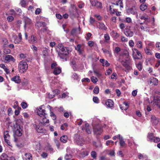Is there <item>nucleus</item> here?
<instances>
[{
    "label": "nucleus",
    "mask_w": 160,
    "mask_h": 160,
    "mask_svg": "<svg viewBox=\"0 0 160 160\" xmlns=\"http://www.w3.org/2000/svg\"><path fill=\"white\" fill-rule=\"evenodd\" d=\"M144 51L147 55H150L152 54V51L151 49L148 48L146 47L144 49Z\"/></svg>",
    "instance_id": "obj_33"
},
{
    "label": "nucleus",
    "mask_w": 160,
    "mask_h": 160,
    "mask_svg": "<svg viewBox=\"0 0 160 160\" xmlns=\"http://www.w3.org/2000/svg\"><path fill=\"white\" fill-rule=\"evenodd\" d=\"M74 141L75 143L80 146L84 144V141L82 137L78 134H75L74 137Z\"/></svg>",
    "instance_id": "obj_6"
},
{
    "label": "nucleus",
    "mask_w": 160,
    "mask_h": 160,
    "mask_svg": "<svg viewBox=\"0 0 160 160\" xmlns=\"http://www.w3.org/2000/svg\"><path fill=\"white\" fill-rule=\"evenodd\" d=\"M68 137L66 135H63L61 137L60 140L61 142L64 143H66L67 141Z\"/></svg>",
    "instance_id": "obj_36"
},
{
    "label": "nucleus",
    "mask_w": 160,
    "mask_h": 160,
    "mask_svg": "<svg viewBox=\"0 0 160 160\" xmlns=\"http://www.w3.org/2000/svg\"><path fill=\"white\" fill-rule=\"evenodd\" d=\"M112 4L117 6H120L121 10L122 9V8H123V7L122 1L121 0H119L117 1L116 3H112Z\"/></svg>",
    "instance_id": "obj_30"
},
{
    "label": "nucleus",
    "mask_w": 160,
    "mask_h": 160,
    "mask_svg": "<svg viewBox=\"0 0 160 160\" xmlns=\"http://www.w3.org/2000/svg\"><path fill=\"white\" fill-rule=\"evenodd\" d=\"M12 39L13 41L16 44L19 43L22 44V35L21 33H18V36L14 33H12L11 34Z\"/></svg>",
    "instance_id": "obj_4"
},
{
    "label": "nucleus",
    "mask_w": 160,
    "mask_h": 160,
    "mask_svg": "<svg viewBox=\"0 0 160 160\" xmlns=\"http://www.w3.org/2000/svg\"><path fill=\"white\" fill-rule=\"evenodd\" d=\"M4 138L5 142L8 144V145L11 147L12 146L9 142V140L10 138V136L9 133V132L8 131H5L4 133Z\"/></svg>",
    "instance_id": "obj_9"
},
{
    "label": "nucleus",
    "mask_w": 160,
    "mask_h": 160,
    "mask_svg": "<svg viewBox=\"0 0 160 160\" xmlns=\"http://www.w3.org/2000/svg\"><path fill=\"white\" fill-rule=\"evenodd\" d=\"M99 88L97 86L94 88L93 92L94 93L98 94L99 93Z\"/></svg>",
    "instance_id": "obj_51"
},
{
    "label": "nucleus",
    "mask_w": 160,
    "mask_h": 160,
    "mask_svg": "<svg viewBox=\"0 0 160 160\" xmlns=\"http://www.w3.org/2000/svg\"><path fill=\"white\" fill-rule=\"evenodd\" d=\"M118 76L115 72H113L111 76V79H117Z\"/></svg>",
    "instance_id": "obj_48"
},
{
    "label": "nucleus",
    "mask_w": 160,
    "mask_h": 160,
    "mask_svg": "<svg viewBox=\"0 0 160 160\" xmlns=\"http://www.w3.org/2000/svg\"><path fill=\"white\" fill-rule=\"evenodd\" d=\"M106 105L109 108H111L113 106V102L111 99H108L106 102Z\"/></svg>",
    "instance_id": "obj_26"
},
{
    "label": "nucleus",
    "mask_w": 160,
    "mask_h": 160,
    "mask_svg": "<svg viewBox=\"0 0 160 160\" xmlns=\"http://www.w3.org/2000/svg\"><path fill=\"white\" fill-rule=\"evenodd\" d=\"M92 34L90 32H88L87 34V36L86 37V39L88 40L90 39V37L91 36Z\"/></svg>",
    "instance_id": "obj_63"
},
{
    "label": "nucleus",
    "mask_w": 160,
    "mask_h": 160,
    "mask_svg": "<svg viewBox=\"0 0 160 160\" xmlns=\"http://www.w3.org/2000/svg\"><path fill=\"white\" fill-rule=\"evenodd\" d=\"M53 95H48V97L50 98H52L54 97L55 96V95H57L58 94H59L60 92V91L58 89H56L53 91Z\"/></svg>",
    "instance_id": "obj_34"
},
{
    "label": "nucleus",
    "mask_w": 160,
    "mask_h": 160,
    "mask_svg": "<svg viewBox=\"0 0 160 160\" xmlns=\"http://www.w3.org/2000/svg\"><path fill=\"white\" fill-rule=\"evenodd\" d=\"M153 102L155 105H157L160 108V97L158 96L154 97L153 98Z\"/></svg>",
    "instance_id": "obj_15"
},
{
    "label": "nucleus",
    "mask_w": 160,
    "mask_h": 160,
    "mask_svg": "<svg viewBox=\"0 0 160 160\" xmlns=\"http://www.w3.org/2000/svg\"><path fill=\"white\" fill-rule=\"evenodd\" d=\"M151 121L153 125H157L159 122L158 119L154 116H152L151 117Z\"/></svg>",
    "instance_id": "obj_20"
},
{
    "label": "nucleus",
    "mask_w": 160,
    "mask_h": 160,
    "mask_svg": "<svg viewBox=\"0 0 160 160\" xmlns=\"http://www.w3.org/2000/svg\"><path fill=\"white\" fill-rule=\"evenodd\" d=\"M136 46L137 48L141 49L142 48V42L141 41H137L136 43Z\"/></svg>",
    "instance_id": "obj_39"
},
{
    "label": "nucleus",
    "mask_w": 160,
    "mask_h": 160,
    "mask_svg": "<svg viewBox=\"0 0 160 160\" xmlns=\"http://www.w3.org/2000/svg\"><path fill=\"white\" fill-rule=\"evenodd\" d=\"M125 35L127 37H131L133 35V32L128 28H126L124 32Z\"/></svg>",
    "instance_id": "obj_18"
},
{
    "label": "nucleus",
    "mask_w": 160,
    "mask_h": 160,
    "mask_svg": "<svg viewBox=\"0 0 160 160\" xmlns=\"http://www.w3.org/2000/svg\"><path fill=\"white\" fill-rule=\"evenodd\" d=\"M111 36L115 39H117L119 37V35L116 32L112 31L110 32Z\"/></svg>",
    "instance_id": "obj_28"
},
{
    "label": "nucleus",
    "mask_w": 160,
    "mask_h": 160,
    "mask_svg": "<svg viewBox=\"0 0 160 160\" xmlns=\"http://www.w3.org/2000/svg\"><path fill=\"white\" fill-rule=\"evenodd\" d=\"M160 141V138L158 137H154V138L152 140V142H159Z\"/></svg>",
    "instance_id": "obj_57"
},
{
    "label": "nucleus",
    "mask_w": 160,
    "mask_h": 160,
    "mask_svg": "<svg viewBox=\"0 0 160 160\" xmlns=\"http://www.w3.org/2000/svg\"><path fill=\"white\" fill-rule=\"evenodd\" d=\"M22 130L19 126L18 128L16 130H15V134L18 136H20L22 135Z\"/></svg>",
    "instance_id": "obj_27"
},
{
    "label": "nucleus",
    "mask_w": 160,
    "mask_h": 160,
    "mask_svg": "<svg viewBox=\"0 0 160 160\" xmlns=\"http://www.w3.org/2000/svg\"><path fill=\"white\" fill-rule=\"evenodd\" d=\"M23 160H32V157L31 154L29 153H25L23 157Z\"/></svg>",
    "instance_id": "obj_22"
},
{
    "label": "nucleus",
    "mask_w": 160,
    "mask_h": 160,
    "mask_svg": "<svg viewBox=\"0 0 160 160\" xmlns=\"http://www.w3.org/2000/svg\"><path fill=\"white\" fill-rule=\"evenodd\" d=\"M27 0H21L20 4L22 7H25L26 5Z\"/></svg>",
    "instance_id": "obj_43"
},
{
    "label": "nucleus",
    "mask_w": 160,
    "mask_h": 160,
    "mask_svg": "<svg viewBox=\"0 0 160 160\" xmlns=\"http://www.w3.org/2000/svg\"><path fill=\"white\" fill-rule=\"evenodd\" d=\"M10 52V50L8 48H5L3 50V53L5 54H9Z\"/></svg>",
    "instance_id": "obj_54"
},
{
    "label": "nucleus",
    "mask_w": 160,
    "mask_h": 160,
    "mask_svg": "<svg viewBox=\"0 0 160 160\" xmlns=\"http://www.w3.org/2000/svg\"><path fill=\"white\" fill-rule=\"evenodd\" d=\"M93 101L96 103H98L99 102L98 98L97 97H94L93 98Z\"/></svg>",
    "instance_id": "obj_56"
},
{
    "label": "nucleus",
    "mask_w": 160,
    "mask_h": 160,
    "mask_svg": "<svg viewBox=\"0 0 160 160\" xmlns=\"http://www.w3.org/2000/svg\"><path fill=\"white\" fill-rule=\"evenodd\" d=\"M72 79L74 80H77L80 79V78L77 74L75 73H72Z\"/></svg>",
    "instance_id": "obj_38"
},
{
    "label": "nucleus",
    "mask_w": 160,
    "mask_h": 160,
    "mask_svg": "<svg viewBox=\"0 0 160 160\" xmlns=\"http://www.w3.org/2000/svg\"><path fill=\"white\" fill-rule=\"evenodd\" d=\"M96 24L97 27L100 29L105 30L107 29V27L103 23H100L98 22H96Z\"/></svg>",
    "instance_id": "obj_17"
},
{
    "label": "nucleus",
    "mask_w": 160,
    "mask_h": 160,
    "mask_svg": "<svg viewBox=\"0 0 160 160\" xmlns=\"http://www.w3.org/2000/svg\"><path fill=\"white\" fill-rule=\"evenodd\" d=\"M139 18L145 21H147L149 22L148 19L149 18L148 16L145 13H144L140 15Z\"/></svg>",
    "instance_id": "obj_24"
},
{
    "label": "nucleus",
    "mask_w": 160,
    "mask_h": 160,
    "mask_svg": "<svg viewBox=\"0 0 160 160\" xmlns=\"http://www.w3.org/2000/svg\"><path fill=\"white\" fill-rule=\"evenodd\" d=\"M0 67L3 69L7 73H8L9 72V71L8 69L6 68L4 64H0Z\"/></svg>",
    "instance_id": "obj_37"
},
{
    "label": "nucleus",
    "mask_w": 160,
    "mask_h": 160,
    "mask_svg": "<svg viewBox=\"0 0 160 160\" xmlns=\"http://www.w3.org/2000/svg\"><path fill=\"white\" fill-rule=\"evenodd\" d=\"M35 148L36 150H40L41 148L40 144L38 142H37L35 143Z\"/></svg>",
    "instance_id": "obj_47"
},
{
    "label": "nucleus",
    "mask_w": 160,
    "mask_h": 160,
    "mask_svg": "<svg viewBox=\"0 0 160 160\" xmlns=\"http://www.w3.org/2000/svg\"><path fill=\"white\" fill-rule=\"evenodd\" d=\"M68 148H67V153L65 155L64 157V158L65 160H70L72 158V155L71 154L68 153Z\"/></svg>",
    "instance_id": "obj_29"
},
{
    "label": "nucleus",
    "mask_w": 160,
    "mask_h": 160,
    "mask_svg": "<svg viewBox=\"0 0 160 160\" xmlns=\"http://www.w3.org/2000/svg\"><path fill=\"white\" fill-rule=\"evenodd\" d=\"M132 56L134 59H138L142 58V55L140 52L136 48H132Z\"/></svg>",
    "instance_id": "obj_8"
},
{
    "label": "nucleus",
    "mask_w": 160,
    "mask_h": 160,
    "mask_svg": "<svg viewBox=\"0 0 160 160\" xmlns=\"http://www.w3.org/2000/svg\"><path fill=\"white\" fill-rule=\"evenodd\" d=\"M43 108H44V106L42 105L37 108L36 109L37 113L41 118L43 117H45V116L47 115L46 111Z\"/></svg>",
    "instance_id": "obj_7"
},
{
    "label": "nucleus",
    "mask_w": 160,
    "mask_h": 160,
    "mask_svg": "<svg viewBox=\"0 0 160 160\" xmlns=\"http://www.w3.org/2000/svg\"><path fill=\"white\" fill-rule=\"evenodd\" d=\"M75 49L78 51L79 54H82L84 50L83 47L80 44H78L75 47Z\"/></svg>",
    "instance_id": "obj_19"
},
{
    "label": "nucleus",
    "mask_w": 160,
    "mask_h": 160,
    "mask_svg": "<svg viewBox=\"0 0 160 160\" xmlns=\"http://www.w3.org/2000/svg\"><path fill=\"white\" fill-rule=\"evenodd\" d=\"M88 154V152L84 150H82L81 151L80 157L82 158H84L85 156H87Z\"/></svg>",
    "instance_id": "obj_31"
},
{
    "label": "nucleus",
    "mask_w": 160,
    "mask_h": 160,
    "mask_svg": "<svg viewBox=\"0 0 160 160\" xmlns=\"http://www.w3.org/2000/svg\"><path fill=\"white\" fill-rule=\"evenodd\" d=\"M110 10L111 11V12L112 13H113V14H115L116 13V12H117V10L116 9H112V8H111V6H110Z\"/></svg>",
    "instance_id": "obj_59"
},
{
    "label": "nucleus",
    "mask_w": 160,
    "mask_h": 160,
    "mask_svg": "<svg viewBox=\"0 0 160 160\" xmlns=\"http://www.w3.org/2000/svg\"><path fill=\"white\" fill-rule=\"evenodd\" d=\"M61 72V69L60 68L57 67L54 68L53 73L55 75H58L60 74Z\"/></svg>",
    "instance_id": "obj_32"
},
{
    "label": "nucleus",
    "mask_w": 160,
    "mask_h": 160,
    "mask_svg": "<svg viewBox=\"0 0 160 160\" xmlns=\"http://www.w3.org/2000/svg\"><path fill=\"white\" fill-rule=\"evenodd\" d=\"M91 157L93 158V159H96V158L97 156V154L96 153V152L95 151H93L91 152Z\"/></svg>",
    "instance_id": "obj_45"
},
{
    "label": "nucleus",
    "mask_w": 160,
    "mask_h": 160,
    "mask_svg": "<svg viewBox=\"0 0 160 160\" xmlns=\"http://www.w3.org/2000/svg\"><path fill=\"white\" fill-rule=\"evenodd\" d=\"M147 6L146 4H141L140 6V9L142 11H144L147 8Z\"/></svg>",
    "instance_id": "obj_42"
},
{
    "label": "nucleus",
    "mask_w": 160,
    "mask_h": 160,
    "mask_svg": "<svg viewBox=\"0 0 160 160\" xmlns=\"http://www.w3.org/2000/svg\"><path fill=\"white\" fill-rule=\"evenodd\" d=\"M153 43L152 42H150L148 43L146 46V47H147L148 48H149L151 49L153 48Z\"/></svg>",
    "instance_id": "obj_53"
},
{
    "label": "nucleus",
    "mask_w": 160,
    "mask_h": 160,
    "mask_svg": "<svg viewBox=\"0 0 160 160\" xmlns=\"http://www.w3.org/2000/svg\"><path fill=\"white\" fill-rule=\"evenodd\" d=\"M129 44L130 47H132L134 46V44L133 41L132 40H130L129 42Z\"/></svg>",
    "instance_id": "obj_62"
},
{
    "label": "nucleus",
    "mask_w": 160,
    "mask_h": 160,
    "mask_svg": "<svg viewBox=\"0 0 160 160\" xmlns=\"http://www.w3.org/2000/svg\"><path fill=\"white\" fill-rule=\"evenodd\" d=\"M120 144L121 146H124L125 145V142L124 141L122 137L121 136L119 138Z\"/></svg>",
    "instance_id": "obj_40"
},
{
    "label": "nucleus",
    "mask_w": 160,
    "mask_h": 160,
    "mask_svg": "<svg viewBox=\"0 0 160 160\" xmlns=\"http://www.w3.org/2000/svg\"><path fill=\"white\" fill-rule=\"evenodd\" d=\"M3 59L4 60V62H14L15 59L11 55H7L5 56H3Z\"/></svg>",
    "instance_id": "obj_10"
},
{
    "label": "nucleus",
    "mask_w": 160,
    "mask_h": 160,
    "mask_svg": "<svg viewBox=\"0 0 160 160\" xmlns=\"http://www.w3.org/2000/svg\"><path fill=\"white\" fill-rule=\"evenodd\" d=\"M137 67L139 71H141L142 68V63L141 62H139L137 64Z\"/></svg>",
    "instance_id": "obj_44"
},
{
    "label": "nucleus",
    "mask_w": 160,
    "mask_h": 160,
    "mask_svg": "<svg viewBox=\"0 0 160 160\" xmlns=\"http://www.w3.org/2000/svg\"><path fill=\"white\" fill-rule=\"evenodd\" d=\"M113 143L114 142L112 140H108L106 141V144L107 146L109 145L110 144H111L112 145H113Z\"/></svg>",
    "instance_id": "obj_58"
},
{
    "label": "nucleus",
    "mask_w": 160,
    "mask_h": 160,
    "mask_svg": "<svg viewBox=\"0 0 160 160\" xmlns=\"http://www.w3.org/2000/svg\"><path fill=\"white\" fill-rule=\"evenodd\" d=\"M102 50L103 52L105 54H108L110 56H111V52L110 51H109L106 49L102 48Z\"/></svg>",
    "instance_id": "obj_46"
},
{
    "label": "nucleus",
    "mask_w": 160,
    "mask_h": 160,
    "mask_svg": "<svg viewBox=\"0 0 160 160\" xmlns=\"http://www.w3.org/2000/svg\"><path fill=\"white\" fill-rule=\"evenodd\" d=\"M156 47L158 50H160V42H157L155 44Z\"/></svg>",
    "instance_id": "obj_61"
},
{
    "label": "nucleus",
    "mask_w": 160,
    "mask_h": 160,
    "mask_svg": "<svg viewBox=\"0 0 160 160\" xmlns=\"http://www.w3.org/2000/svg\"><path fill=\"white\" fill-rule=\"evenodd\" d=\"M58 52L59 56L61 58H63V57L67 55L69 53L68 48L64 47L62 44H59L58 46Z\"/></svg>",
    "instance_id": "obj_2"
},
{
    "label": "nucleus",
    "mask_w": 160,
    "mask_h": 160,
    "mask_svg": "<svg viewBox=\"0 0 160 160\" xmlns=\"http://www.w3.org/2000/svg\"><path fill=\"white\" fill-rule=\"evenodd\" d=\"M28 41L29 42L31 43H35L37 42V38L34 35H32Z\"/></svg>",
    "instance_id": "obj_16"
},
{
    "label": "nucleus",
    "mask_w": 160,
    "mask_h": 160,
    "mask_svg": "<svg viewBox=\"0 0 160 160\" xmlns=\"http://www.w3.org/2000/svg\"><path fill=\"white\" fill-rule=\"evenodd\" d=\"M90 2L92 6H94L98 8H101L102 7V3L98 2V1H91Z\"/></svg>",
    "instance_id": "obj_11"
},
{
    "label": "nucleus",
    "mask_w": 160,
    "mask_h": 160,
    "mask_svg": "<svg viewBox=\"0 0 160 160\" xmlns=\"http://www.w3.org/2000/svg\"><path fill=\"white\" fill-rule=\"evenodd\" d=\"M140 28L143 31H147L148 29V28L146 26H141Z\"/></svg>",
    "instance_id": "obj_60"
},
{
    "label": "nucleus",
    "mask_w": 160,
    "mask_h": 160,
    "mask_svg": "<svg viewBox=\"0 0 160 160\" xmlns=\"http://www.w3.org/2000/svg\"><path fill=\"white\" fill-rule=\"evenodd\" d=\"M7 19L8 22H11L14 20V18L12 16H9L7 18Z\"/></svg>",
    "instance_id": "obj_50"
},
{
    "label": "nucleus",
    "mask_w": 160,
    "mask_h": 160,
    "mask_svg": "<svg viewBox=\"0 0 160 160\" xmlns=\"http://www.w3.org/2000/svg\"><path fill=\"white\" fill-rule=\"evenodd\" d=\"M36 129L37 132L38 133H41L42 132L43 130L42 128L37 126H36Z\"/></svg>",
    "instance_id": "obj_49"
},
{
    "label": "nucleus",
    "mask_w": 160,
    "mask_h": 160,
    "mask_svg": "<svg viewBox=\"0 0 160 160\" xmlns=\"http://www.w3.org/2000/svg\"><path fill=\"white\" fill-rule=\"evenodd\" d=\"M1 160H16L13 157H11L8 158L7 155L5 153L2 154L0 157Z\"/></svg>",
    "instance_id": "obj_12"
},
{
    "label": "nucleus",
    "mask_w": 160,
    "mask_h": 160,
    "mask_svg": "<svg viewBox=\"0 0 160 160\" xmlns=\"http://www.w3.org/2000/svg\"><path fill=\"white\" fill-rule=\"evenodd\" d=\"M28 67L27 62L24 61L20 62L18 65V68L19 72H23L26 71Z\"/></svg>",
    "instance_id": "obj_5"
},
{
    "label": "nucleus",
    "mask_w": 160,
    "mask_h": 160,
    "mask_svg": "<svg viewBox=\"0 0 160 160\" xmlns=\"http://www.w3.org/2000/svg\"><path fill=\"white\" fill-rule=\"evenodd\" d=\"M92 125L94 133L97 135L100 134L102 132L103 128H105L107 127L105 124H104L102 126H101L99 125H98L96 126H94L93 124Z\"/></svg>",
    "instance_id": "obj_3"
},
{
    "label": "nucleus",
    "mask_w": 160,
    "mask_h": 160,
    "mask_svg": "<svg viewBox=\"0 0 160 160\" xmlns=\"http://www.w3.org/2000/svg\"><path fill=\"white\" fill-rule=\"evenodd\" d=\"M24 21L25 22L24 28L26 29L27 27L31 24V20L28 17L24 18Z\"/></svg>",
    "instance_id": "obj_23"
},
{
    "label": "nucleus",
    "mask_w": 160,
    "mask_h": 160,
    "mask_svg": "<svg viewBox=\"0 0 160 160\" xmlns=\"http://www.w3.org/2000/svg\"><path fill=\"white\" fill-rule=\"evenodd\" d=\"M137 9L135 7H133L131 8H129L127 10V12L128 14H136Z\"/></svg>",
    "instance_id": "obj_14"
},
{
    "label": "nucleus",
    "mask_w": 160,
    "mask_h": 160,
    "mask_svg": "<svg viewBox=\"0 0 160 160\" xmlns=\"http://www.w3.org/2000/svg\"><path fill=\"white\" fill-rule=\"evenodd\" d=\"M153 134L152 133H149L148 135V141L152 142L154 138Z\"/></svg>",
    "instance_id": "obj_35"
},
{
    "label": "nucleus",
    "mask_w": 160,
    "mask_h": 160,
    "mask_svg": "<svg viewBox=\"0 0 160 160\" xmlns=\"http://www.w3.org/2000/svg\"><path fill=\"white\" fill-rule=\"evenodd\" d=\"M115 152L114 150H110L109 153V154L111 156H113L114 155Z\"/></svg>",
    "instance_id": "obj_64"
},
{
    "label": "nucleus",
    "mask_w": 160,
    "mask_h": 160,
    "mask_svg": "<svg viewBox=\"0 0 160 160\" xmlns=\"http://www.w3.org/2000/svg\"><path fill=\"white\" fill-rule=\"evenodd\" d=\"M148 83L151 84L152 83L153 85H156L158 84V81H149Z\"/></svg>",
    "instance_id": "obj_55"
},
{
    "label": "nucleus",
    "mask_w": 160,
    "mask_h": 160,
    "mask_svg": "<svg viewBox=\"0 0 160 160\" xmlns=\"http://www.w3.org/2000/svg\"><path fill=\"white\" fill-rule=\"evenodd\" d=\"M122 57L124 58L122 60L121 62L122 65L127 70H129L131 69V67L130 65V61L129 58V55L128 53L123 54L122 56H121L120 58Z\"/></svg>",
    "instance_id": "obj_1"
},
{
    "label": "nucleus",
    "mask_w": 160,
    "mask_h": 160,
    "mask_svg": "<svg viewBox=\"0 0 160 160\" xmlns=\"http://www.w3.org/2000/svg\"><path fill=\"white\" fill-rule=\"evenodd\" d=\"M21 105L22 108L23 109L26 108L28 106L27 103L25 102H22L21 103Z\"/></svg>",
    "instance_id": "obj_52"
},
{
    "label": "nucleus",
    "mask_w": 160,
    "mask_h": 160,
    "mask_svg": "<svg viewBox=\"0 0 160 160\" xmlns=\"http://www.w3.org/2000/svg\"><path fill=\"white\" fill-rule=\"evenodd\" d=\"M47 108H48L50 112V116L53 120H55L56 118V116L55 114L52 111V108L49 105H48Z\"/></svg>",
    "instance_id": "obj_25"
},
{
    "label": "nucleus",
    "mask_w": 160,
    "mask_h": 160,
    "mask_svg": "<svg viewBox=\"0 0 160 160\" xmlns=\"http://www.w3.org/2000/svg\"><path fill=\"white\" fill-rule=\"evenodd\" d=\"M85 128L86 131L88 134H90L91 132V130L88 124L86 123L85 126H82V130H83Z\"/></svg>",
    "instance_id": "obj_21"
},
{
    "label": "nucleus",
    "mask_w": 160,
    "mask_h": 160,
    "mask_svg": "<svg viewBox=\"0 0 160 160\" xmlns=\"http://www.w3.org/2000/svg\"><path fill=\"white\" fill-rule=\"evenodd\" d=\"M45 23L44 22H37L36 23V26L38 28H40L42 26H44L45 25Z\"/></svg>",
    "instance_id": "obj_41"
},
{
    "label": "nucleus",
    "mask_w": 160,
    "mask_h": 160,
    "mask_svg": "<svg viewBox=\"0 0 160 160\" xmlns=\"http://www.w3.org/2000/svg\"><path fill=\"white\" fill-rule=\"evenodd\" d=\"M46 117L47 115H46L45 117L41 118L40 122L43 125L48 126L49 125V120Z\"/></svg>",
    "instance_id": "obj_13"
}]
</instances>
